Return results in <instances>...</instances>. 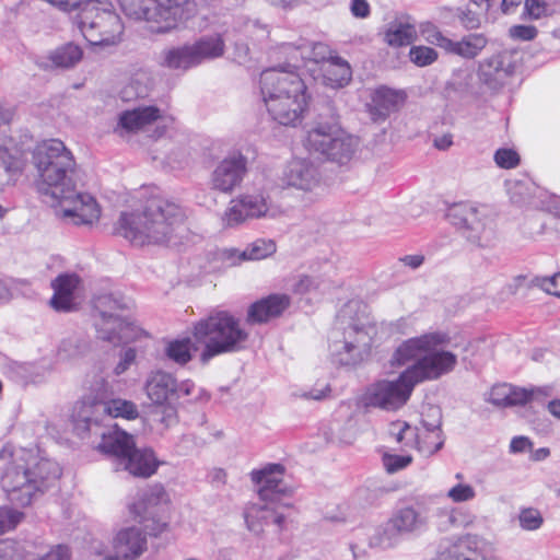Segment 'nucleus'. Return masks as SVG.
Returning a JSON list of instances; mask_svg holds the SVG:
<instances>
[{"mask_svg":"<svg viewBox=\"0 0 560 560\" xmlns=\"http://www.w3.org/2000/svg\"><path fill=\"white\" fill-rule=\"evenodd\" d=\"M451 337L441 330L429 331L402 341L395 350L392 362L408 366L395 380H381L371 384L364 395L366 407L396 411L409 400L415 386L425 381H436L453 372L457 355L445 350Z\"/></svg>","mask_w":560,"mask_h":560,"instance_id":"nucleus-1","label":"nucleus"},{"mask_svg":"<svg viewBox=\"0 0 560 560\" xmlns=\"http://www.w3.org/2000/svg\"><path fill=\"white\" fill-rule=\"evenodd\" d=\"M38 172L37 189L59 206V214L73 224H93L101 209L90 194L75 190L78 171L72 153L62 141L50 139L36 147L33 155Z\"/></svg>","mask_w":560,"mask_h":560,"instance_id":"nucleus-2","label":"nucleus"},{"mask_svg":"<svg viewBox=\"0 0 560 560\" xmlns=\"http://www.w3.org/2000/svg\"><path fill=\"white\" fill-rule=\"evenodd\" d=\"M97 417L101 428L97 433H86V436L101 438L96 448L113 458L114 469L116 471L125 470L137 477L153 475L156 470L153 452L147 448H136L132 435L106 422L113 418L136 419L138 417L137 406L132 401L120 398L109 399L100 410Z\"/></svg>","mask_w":560,"mask_h":560,"instance_id":"nucleus-3","label":"nucleus"},{"mask_svg":"<svg viewBox=\"0 0 560 560\" xmlns=\"http://www.w3.org/2000/svg\"><path fill=\"white\" fill-rule=\"evenodd\" d=\"M61 476L59 465L39 455L37 448L5 444L0 450V480L8 499L26 506Z\"/></svg>","mask_w":560,"mask_h":560,"instance_id":"nucleus-4","label":"nucleus"},{"mask_svg":"<svg viewBox=\"0 0 560 560\" xmlns=\"http://www.w3.org/2000/svg\"><path fill=\"white\" fill-rule=\"evenodd\" d=\"M185 214L174 201L153 197L142 212L124 211L116 233L133 246L170 243L184 230Z\"/></svg>","mask_w":560,"mask_h":560,"instance_id":"nucleus-5","label":"nucleus"},{"mask_svg":"<svg viewBox=\"0 0 560 560\" xmlns=\"http://www.w3.org/2000/svg\"><path fill=\"white\" fill-rule=\"evenodd\" d=\"M284 467L268 464L250 472L252 481L258 486L257 500L244 509V520L248 530L260 534L270 524L282 528L285 511L292 506L291 490L283 482Z\"/></svg>","mask_w":560,"mask_h":560,"instance_id":"nucleus-6","label":"nucleus"},{"mask_svg":"<svg viewBox=\"0 0 560 560\" xmlns=\"http://www.w3.org/2000/svg\"><path fill=\"white\" fill-rule=\"evenodd\" d=\"M374 334L366 305L360 300H350L340 308L329 334L331 361L342 366L359 364L368 354Z\"/></svg>","mask_w":560,"mask_h":560,"instance_id":"nucleus-7","label":"nucleus"},{"mask_svg":"<svg viewBox=\"0 0 560 560\" xmlns=\"http://www.w3.org/2000/svg\"><path fill=\"white\" fill-rule=\"evenodd\" d=\"M194 336L197 341L205 343L200 354L203 363L217 355L242 350L248 339V332L240 320L231 313L219 310L195 324Z\"/></svg>","mask_w":560,"mask_h":560,"instance_id":"nucleus-8","label":"nucleus"},{"mask_svg":"<svg viewBox=\"0 0 560 560\" xmlns=\"http://www.w3.org/2000/svg\"><path fill=\"white\" fill-rule=\"evenodd\" d=\"M130 302L121 295L105 293L95 296L93 301V324L97 337L114 346L127 343L142 335L129 316Z\"/></svg>","mask_w":560,"mask_h":560,"instance_id":"nucleus-9","label":"nucleus"},{"mask_svg":"<svg viewBox=\"0 0 560 560\" xmlns=\"http://www.w3.org/2000/svg\"><path fill=\"white\" fill-rule=\"evenodd\" d=\"M72 10H79L77 23L86 42L92 46L116 45L122 35L124 25L113 5L100 0H88Z\"/></svg>","mask_w":560,"mask_h":560,"instance_id":"nucleus-10","label":"nucleus"},{"mask_svg":"<svg viewBox=\"0 0 560 560\" xmlns=\"http://www.w3.org/2000/svg\"><path fill=\"white\" fill-rule=\"evenodd\" d=\"M446 220L476 247H488L494 240L495 213L489 205L460 201L445 211Z\"/></svg>","mask_w":560,"mask_h":560,"instance_id":"nucleus-11","label":"nucleus"},{"mask_svg":"<svg viewBox=\"0 0 560 560\" xmlns=\"http://www.w3.org/2000/svg\"><path fill=\"white\" fill-rule=\"evenodd\" d=\"M304 145L310 153L339 164H348L359 145L358 138L348 133L337 122L318 121L308 131Z\"/></svg>","mask_w":560,"mask_h":560,"instance_id":"nucleus-12","label":"nucleus"},{"mask_svg":"<svg viewBox=\"0 0 560 560\" xmlns=\"http://www.w3.org/2000/svg\"><path fill=\"white\" fill-rule=\"evenodd\" d=\"M125 15L143 21L152 33H165L188 19L187 0H118Z\"/></svg>","mask_w":560,"mask_h":560,"instance_id":"nucleus-13","label":"nucleus"},{"mask_svg":"<svg viewBox=\"0 0 560 560\" xmlns=\"http://www.w3.org/2000/svg\"><path fill=\"white\" fill-rule=\"evenodd\" d=\"M292 50V59L295 68H300L305 61L320 63L323 83L331 89L346 86L352 79V70L347 60L329 54L328 47L323 43L301 42L299 45L288 44L283 46Z\"/></svg>","mask_w":560,"mask_h":560,"instance_id":"nucleus-14","label":"nucleus"},{"mask_svg":"<svg viewBox=\"0 0 560 560\" xmlns=\"http://www.w3.org/2000/svg\"><path fill=\"white\" fill-rule=\"evenodd\" d=\"M284 45L280 46V54L288 62L265 69L259 77V93L265 107L288 96L307 94L306 84L298 72L300 68L293 67L292 50L285 49Z\"/></svg>","mask_w":560,"mask_h":560,"instance_id":"nucleus-15","label":"nucleus"},{"mask_svg":"<svg viewBox=\"0 0 560 560\" xmlns=\"http://www.w3.org/2000/svg\"><path fill=\"white\" fill-rule=\"evenodd\" d=\"M112 395V386L102 374H95L89 381L84 395L72 412L73 427L80 438H86V433H97L101 428L97 415Z\"/></svg>","mask_w":560,"mask_h":560,"instance_id":"nucleus-16","label":"nucleus"},{"mask_svg":"<svg viewBox=\"0 0 560 560\" xmlns=\"http://www.w3.org/2000/svg\"><path fill=\"white\" fill-rule=\"evenodd\" d=\"M167 501V493L161 485L150 486L138 493L130 510L143 525L145 534L158 536L165 529L166 522L162 513Z\"/></svg>","mask_w":560,"mask_h":560,"instance_id":"nucleus-17","label":"nucleus"},{"mask_svg":"<svg viewBox=\"0 0 560 560\" xmlns=\"http://www.w3.org/2000/svg\"><path fill=\"white\" fill-rule=\"evenodd\" d=\"M320 178L318 167L311 160L293 158L282 167L278 183L281 188L312 192L319 186Z\"/></svg>","mask_w":560,"mask_h":560,"instance_id":"nucleus-18","label":"nucleus"},{"mask_svg":"<svg viewBox=\"0 0 560 560\" xmlns=\"http://www.w3.org/2000/svg\"><path fill=\"white\" fill-rule=\"evenodd\" d=\"M517 52L504 49L479 62L478 78L491 90L508 84L516 67Z\"/></svg>","mask_w":560,"mask_h":560,"instance_id":"nucleus-19","label":"nucleus"},{"mask_svg":"<svg viewBox=\"0 0 560 560\" xmlns=\"http://www.w3.org/2000/svg\"><path fill=\"white\" fill-rule=\"evenodd\" d=\"M551 386L517 387L510 384L494 385L487 400L501 408L525 405L529 401L544 402L551 395Z\"/></svg>","mask_w":560,"mask_h":560,"instance_id":"nucleus-20","label":"nucleus"},{"mask_svg":"<svg viewBox=\"0 0 560 560\" xmlns=\"http://www.w3.org/2000/svg\"><path fill=\"white\" fill-rule=\"evenodd\" d=\"M247 173V159L241 152H233L220 161L210 176L212 189L231 194L238 187Z\"/></svg>","mask_w":560,"mask_h":560,"instance_id":"nucleus-21","label":"nucleus"},{"mask_svg":"<svg viewBox=\"0 0 560 560\" xmlns=\"http://www.w3.org/2000/svg\"><path fill=\"white\" fill-rule=\"evenodd\" d=\"M310 95L288 96L266 107L270 118L279 125L296 127L304 119L308 107Z\"/></svg>","mask_w":560,"mask_h":560,"instance_id":"nucleus-22","label":"nucleus"},{"mask_svg":"<svg viewBox=\"0 0 560 560\" xmlns=\"http://www.w3.org/2000/svg\"><path fill=\"white\" fill-rule=\"evenodd\" d=\"M406 95L401 91L386 86L375 89L371 94V101L366 105L373 121H385L388 116L397 112L405 103Z\"/></svg>","mask_w":560,"mask_h":560,"instance_id":"nucleus-23","label":"nucleus"},{"mask_svg":"<svg viewBox=\"0 0 560 560\" xmlns=\"http://www.w3.org/2000/svg\"><path fill=\"white\" fill-rule=\"evenodd\" d=\"M81 285V278L74 272L59 275L52 282L54 295L50 305L58 312H71L75 308V294Z\"/></svg>","mask_w":560,"mask_h":560,"instance_id":"nucleus-24","label":"nucleus"},{"mask_svg":"<svg viewBox=\"0 0 560 560\" xmlns=\"http://www.w3.org/2000/svg\"><path fill=\"white\" fill-rule=\"evenodd\" d=\"M147 548V538L140 528L129 527L118 532L114 539V555L105 560H133Z\"/></svg>","mask_w":560,"mask_h":560,"instance_id":"nucleus-25","label":"nucleus"},{"mask_svg":"<svg viewBox=\"0 0 560 560\" xmlns=\"http://www.w3.org/2000/svg\"><path fill=\"white\" fill-rule=\"evenodd\" d=\"M176 378L165 371L151 372L145 381L144 389L153 404H173Z\"/></svg>","mask_w":560,"mask_h":560,"instance_id":"nucleus-26","label":"nucleus"},{"mask_svg":"<svg viewBox=\"0 0 560 560\" xmlns=\"http://www.w3.org/2000/svg\"><path fill=\"white\" fill-rule=\"evenodd\" d=\"M290 296L287 294H270L253 303L247 312V322L260 324L277 317L290 305Z\"/></svg>","mask_w":560,"mask_h":560,"instance_id":"nucleus-27","label":"nucleus"},{"mask_svg":"<svg viewBox=\"0 0 560 560\" xmlns=\"http://www.w3.org/2000/svg\"><path fill=\"white\" fill-rule=\"evenodd\" d=\"M160 118V109L155 106L137 107L121 112L115 131L119 135L137 132Z\"/></svg>","mask_w":560,"mask_h":560,"instance_id":"nucleus-28","label":"nucleus"},{"mask_svg":"<svg viewBox=\"0 0 560 560\" xmlns=\"http://www.w3.org/2000/svg\"><path fill=\"white\" fill-rule=\"evenodd\" d=\"M433 416L436 419L433 422L422 421V428H417V438L413 441V446L422 455L431 456L440 451L444 444L441 431L440 411L432 409Z\"/></svg>","mask_w":560,"mask_h":560,"instance_id":"nucleus-29","label":"nucleus"},{"mask_svg":"<svg viewBox=\"0 0 560 560\" xmlns=\"http://www.w3.org/2000/svg\"><path fill=\"white\" fill-rule=\"evenodd\" d=\"M148 425L158 434H164L178 423L177 409L173 404H153L147 416Z\"/></svg>","mask_w":560,"mask_h":560,"instance_id":"nucleus-30","label":"nucleus"},{"mask_svg":"<svg viewBox=\"0 0 560 560\" xmlns=\"http://www.w3.org/2000/svg\"><path fill=\"white\" fill-rule=\"evenodd\" d=\"M416 38V26L408 20L396 19L392 21L384 33L385 42L393 47L410 45Z\"/></svg>","mask_w":560,"mask_h":560,"instance_id":"nucleus-31","label":"nucleus"},{"mask_svg":"<svg viewBox=\"0 0 560 560\" xmlns=\"http://www.w3.org/2000/svg\"><path fill=\"white\" fill-rule=\"evenodd\" d=\"M488 39L483 34L474 33L464 36L460 40H452L446 52L457 55L465 59H474L487 46Z\"/></svg>","mask_w":560,"mask_h":560,"instance_id":"nucleus-32","label":"nucleus"},{"mask_svg":"<svg viewBox=\"0 0 560 560\" xmlns=\"http://www.w3.org/2000/svg\"><path fill=\"white\" fill-rule=\"evenodd\" d=\"M198 65L223 56L225 44L220 34L206 35L190 44Z\"/></svg>","mask_w":560,"mask_h":560,"instance_id":"nucleus-33","label":"nucleus"},{"mask_svg":"<svg viewBox=\"0 0 560 560\" xmlns=\"http://www.w3.org/2000/svg\"><path fill=\"white\" fill-rule=\"evenodd\" d=\"M161 63L170 69L183 71L199 66L191 45L164 50Z\"/></svg>","mask_w":560,"mask_h":560,"instance_id":"nucleus-34","label":"nucleus"},{"mask_svg":"<svg viewBox=\"0 0 560 560\" xmlns=\"http://www.w3.org/2000/svg\"><path fill=\"white\" fill-rule=\"evenodd\" d=\"M238 199L248 219L266 217L269 212V196L264 191L245 192Z\"/></svg>","mask_w":560,"mask_h":560,"instance_id":"nucleus-35","label":"nucleus"},{"mask_svg":"<svg viewBox=\"0 0 560 560\" xmlns=\"http://www.w3.org/2000/svg\"><path fill=\"white\" fill-rule=\"evenodd\" d=\"M83 57V51L79 45L73 43H68L55 49L49 59L52 65L57 68H72L74 67Z\"/></svg>","mask_w":560,"mask_h":560,"instance_id":"nucleus-36","label":"nucleus"},{"mask_svg":"<svg viewBox=\"0 0 560 560\" xmlns=\"http://www.w3.org/2000/svg\"><path fill=\"white\" fill-rule=\"evenodd\" d=\"M455 482L446 490L445 498L452 503L459 504L470 502L476 499L477 491L472 485L465 481L462 472L454 475Z\"/></svg>","mask_w":560,"mask_h":560,"instance_id":"nucleus-37","label":"nucleus"},{"mask_svg":"<svg viewBox=\"0 0 560 560\" xmlns=\"http://www.w3.org/2000/svg\"><path fill=\"white\" fill-rule=\"evenodd\" d=\"M423 521L413 508L400 509L390 520L392 525L399 533H410L422 526Z\"/></svg>","mask_w":560,"mask_h":560,"instance_id":"nucleus-38","label":"nucleus"},{"mask_svg":"<svg viewBox=\"0 0 560 560\" xmlns=\"http://www.w3.org/2000/svg\"><path fill=\"white\" fill-rule=\"evenodd\" d=\"M192 342L189 338L174 339L166 343L165 355L178 365H185L192 358Z\"/></svg>","mask_w":560,"mask_h":560,"instance_id":"nucleus-39","label":"nucleus"},{"mask_svg":"<svg viewBox=\"0 0 560 560\" xmlns=\"http://www.w3.org/2000/svg\"><path fill=\"white\" fill-rule=\"evenodd\" d=\"M147 74L137 73L126 83L119 94L122 101L129 102L136 98L144 97L148 94Z\"/></svg>","mask_w":560,"mask_h":560,"instance_id":"nucleus-40","label":"nucleus"},{"mask_svg":"<svg viewBox=\"0 0 560 560\" xmlns=\"http://www.w3.org/2000/svg\"><path fill=\"white\" fill-rule=\"evenodd\" d=\"M277 246L272 240L259 238L249 244L243 254L246 260L265 259L276 253Z\"/></svg>","mask_w":560,"mask_h":560,"instance_id":"nucleus-41","label":"nucleus"},{"mask_svg":"<svg viewBox=\"0 0 560 560\" xmlns=\"http://www.w3.org/2000/svg\"><path fill=\"white\" fill-rule=\"evenodd\" d=\"M89 350V342L81 337H69L61 341L59 355L63 359H71L83 355Z\"/></svg>","mask_w":560,"mask_h":560,"instance_id":"nucleus-42","label":"nucleus"},{"mask_svg":"<svg viewBox=\"0 0 560 560\" xmlns=\"http://www.w3.org/2000/svg\"><path fill=\"white\" fill-rule=\"evenodd\" d=\"M419 33L421 37L429 44L443 48L446 51L451 39L442 34V32L431 22H423L419 25Z\"/></svg>","mask_w":560,"mask_h":560,"instance_id":"nucleus-43","label":"nucleus"},{"mask_svg":"<svg viewBox=\"0 0 560 560\" xmlns=\"http://www.w3.org/2000/svg\"><path fill=\"white\" fill-rule=\"evenodd\" d=\"M389 434L397 443L412 447L413 441L417 438V428H412L405 421H396L390 424Z\"/></svg>","mask_w":560,"mask_h":560,"instance_id":"nucleus-44","label":"nucleus"},{"mask_svg":"<svg viewBox=\"0 0 560 560\" xmlns=\"http://www.w3.org/2000/svg\"><path fill=\"white\" fill-rule=\"evenodd\" d=\"M518 525L523 530L534 532L544 524V517L539 510L535 508H522L518 512Z\"/></svg>","mask_w":560,"mask_h":560,"instance_id":"nucleus-45","label":"nucleus"},{"mask_svg":"<svg viewBox=\"0 0 560 560\" xmlns=\"http://www.w3.org/2000/svg\"><path fill=\"white\" fill-rule=\"evenodd\" d=\"M248 219L238 197L232 199L222 215V223L226 228H234Z\"/></svg>","mask_w":560,"mask_h":560,"instance_id":"nucleus-46","label":"nucleus"},{"mask_svg":"<svg viewBox=\"0 0 560 560\" xmlns=\"http://www.w3.org/2000/svg\"><path fill=\"white\" fill-rule=\"evenodd\" d=\"M456 16L466 30H476L481 25L486 14L467 3L465 8L456 9Z\"/></svg>","mask_w":560,"mask_h":560,"instance_id":"nucleus-47","label":"nucleus"},{"mask_svg":"<svg viewBox=\"0 0 560 560\" xmlns=\"http://www.w3.org/2000/svg\"><path fill=\"white\" fill-rule=\"evenodd\" d=\"M558 0H526L525 11L533 19H540L555 11Z\"/></svg>","mask_w":560,"mask_h":560,"instance_id":"nucleus-48","label":"nucleus"},{"mask_svg":"<svg viewBox=\"0 0 560 560\" xmlns=\"http://www.w3.org/2000/svg\"><path fill=\"white\" fill-rule=\"evenodd\" d=\"M410 60L418 67H425L438 59V52L427 46H413L409 51Z\"/></svg>","mask_w":560,"mask_h":560,"instance_id":"nucleus-49","label":"nucleus"},{"mask_svg":"<svg viewBox=\"0 0 560 560\" xmlns=\"http://www.w3.org/2000/svg\"><path fill=\"white\" fill-rule=\"evenodd\" d=\"M24 517V514L12 508H0V535L14 529Z\"/></svg>","mask_w":560,"mask_h":560,"instance_id":"nucleus-50","label":"nucleus"},{"mask_svg":"<svg viewBox=\"0 0 560 560\" xmlns=\"http://www.w3.org/2000/svg\"><path fill=\"white\" fill-rule=\"evenodd\" d=\"M325 291V285L317 278L310 276H302L300 279L293 284V292L298 294H310L316 293L323 294Z\"/></svg>","mask_w":560,"mask_h":560,"instance_id":"nucleus-51","label":"nucleus"},{"mask_svg":"<svg viewBox=\"0 0 560 560\" xmlns=\"http://www.w3.org/2000/svg\"><path fill=\"white\" fill-rule=\"evenodd\" d=\"M203 394L205 392L200 388L197 389L195 383L190 380H185L182 382L176 381L174 401L185 397H189V400L201 399Z\"/></svg>","mask_w":560,"mask_h":560,"instance_id":"nucleus-52","label":"nucleus"},{"mask_svg":"<svg viewBox=\"0 0 560 560\" xmlns=\"http://www.w3.org/2000/svg\"><path fill=\"white\" fill-rule=\"evenodd\" d=\"M534 287H538L548 294L560 298V271L552 277H535L532 280Z\"/></svg>","mask_w":560,"mask_h":560,"instance_id":"nucleus-53","label":"nucleus"},{"mask_svg":"<svg viewBox=\"0 0 560 560\" xmlns=\"http://www.w3.org/2000/svg\"><path fill=\"white\" fill-rule=\"evenodd\" d=\"M494 162L501 168H513L518 165L520 156L512 149H499L494 153Z\"/></svg>","mask_w":560,"mask_h":560,"instance_id":"nucleus-54","label":"nucleus"},{"mask_svg":"<svg viewBox=\"0 0 560 560\" xmlns=\"http://www.w3.org/2000/svg\"><path fill=\"white\" fill-rule=\"evenodd\" d=\"M412 458L410 455H390L386 454L383 456V465L387 472L394 474L406 468Z\"/></svg>","mask_w":560,"mask_h":560,"instance_id":"nucleus-55","label":"nucleus"},{"mask_svg":"<svg viewBox=\"0 0 560 560\" xmlns=\"http://www.w3.org/2000/svg\"><path fill=\"white\" fill-rule=\"evenodd\" d=\"M244 33L253 36L256 40H262L268 37L269 31L266 24H261L257 20H247L244 25Z\"/></svg>","mask_w":560,"mask_h":560,"instance_id":"nucleus-56","label":"nucleus"},{"mask_svg":"<svg viewBox=\"0 0 560 560\" xmlns=\"http://www.w3.org/2000/svg\"><path fill=\"white\" fill-rule=\"evenodd\" d=\"M19 373L23 377L25 383H40L44 380L45 371L32 364L19 366Z\"/></svg>","mask_w":560,"mask_h":560,"instance_id":"nucleus-57","label":"nucleus"},{"mask_svg":"<svg viewBox=\"0 0 560 560\" xmlns=\"http://www.w3.org/2000/svg\"><path fill=\"white\" fill-rule=\"evenodd\" d=\"M0 167L7 173L15 172L19 168L16 156L4 144H0Z\"/></svg>","mask_w":560,"mask_h":560,"instance_id":"nucleus-58","label":"nucleus"},{"mask_svg":"<svg viewBox=\"0 0 560 560\" xmlns=\"http://www.w3.org/2000/svg\"><path fill=\"white\" fill-rule=\"evenodd\" d=\"M137 351L133 348L125 349L120 354V360L114 369L116 375L125 373L136 361Z\"/></svg>","mask_w":560,"mask_h":560,"instance_id":"nucleus-59","label":"nucleus"},{"mask_svg":"<svg viewBox=\"0 0 560 560\" xmlns=\"http://www.w3.org/2000/svg\"><path fill=\"white\" fill-rule=\"evenodd\" d=\"M510 36L521 40H532L537 35V30L532 25H514L509 31Z\"/></svg>","mask_w":560,"mask_h":560,"instance_id":"nucleus-60","label":"nucleus"},{"mask_svg":"<svg viewBox=\"0 0 560 560\" xmlns=\"http://www.w3.org/2000/svg\"><path fill=\"white\" fill-rule=\"evenodd\" d=\"M440 517H444L445 521L439 523L441 530H448L453 526H457L459 511L457 509H443L439 512Z\"/></svg>","mask_w":560,"mask_h":560,"instance_id":"nucleus-61","label":"nucleus"},{"mask_svg":"<svg viewBox=\"0 0 560 560\" xmlns=\"http://www.w3.org/2000/svg\"><path fill=\"white\" fill-rule=\"evenodd\" d=\"M415 322L411 317H401L390 324V330L396 334L409 335L413 331Z\"/></svg>","mask_w":560,"mask_h":560,"instance_id":"nucleus-62","label":"nucleus"},{"mask_svg":"<svg viewBox=\"0 0 560 560\" xmlns=\"http://www.w3.org/2000/svg\"><path fill=\"white\" fill-rule=\"evenodd\" d=\"M350 11L354 18L365 19L370 15V4L366 0H351Z\"/></svg>","mask_w":560,"mask_h":560,"instance_id":"nucleus-63","label":"nucleus"},{"mask_svg":"<svg viewBox=\"0 0 560 560\" xmlns=\"http://www.w3.org/2000/svg\"><path fill=\"white\" fill-rule=\"evenodd\" d=\"M532 441L523 435L514 436L510 443V453L517 454L532 450Z\"/></svg>","mask_w":560,"mask_h":560,"instance_id":"nucleus-64","label":"nucleus"}]
</instances>
